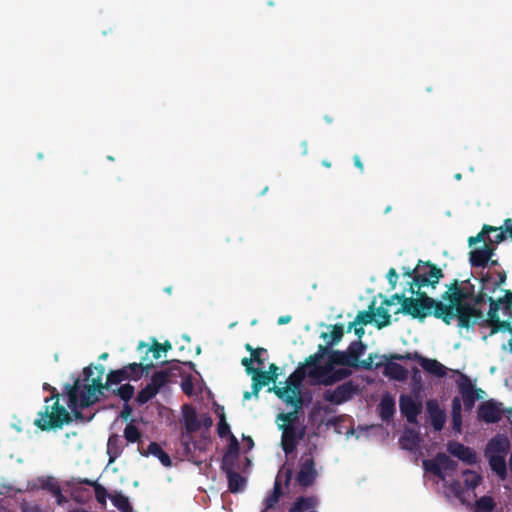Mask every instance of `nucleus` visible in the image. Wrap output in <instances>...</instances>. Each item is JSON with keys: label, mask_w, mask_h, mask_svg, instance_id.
<instances>
[{"label": "nucleus", "mask_w": 512, "mask_h": 512, "mask_svg": "<svg viewBox=\"0 0 512 512\" xmlns=\"http://www.w3.org/2000/svg\"><path fill=\"white\" fill-rule=\"evenodd\" d=\"M105 368L102 364L89 365L83 369V380L76 378L73 384H65L64 391L67 395V405L76 420L89 422L94 414L85 416L81 409L90 407L99 401L100 396L104 394L111 385H116L124 380H129V376L124 366L117 370H111L103 383Z\"/></svg>", "instance_id": "1"}, {"label": "nucleus", "mask_w": 512, "mask_h": 512, "mask_svg": "<svg viewBox=\"0 0 512 512\" xmlns=\"http://www.w3.org/2000/svg\"><path fill=\"white\" fill-rule=\"evenodd\" d=\"M442 299L448 304L436 300L434 317L449 325L456 318L460 328H470L484 321L483 311L477 305L467 302L469 294L464 292L461 283L454 279L443 293Z\"/></svg>", "instance_id": "2"}, {"label": "nucleus", "mask_w": 512, "mask_h": 512, "mask_svg": "<svg viewBox=\"0 0 512 512\" xmlns=\"http://www.w3.org/2000/svg\"><path fill=\"white\" fill-rule=\"evenodd\" d=\"M59 396L57 389L52 388V395L44 399V406L33 423L41 431L62 429L73 421V416L59 403Z\"/></svg>", "instance_id": "3"}, {"label": "nucleus", "mask_w": 512, "mask_h": 512, "mask_svg": "<svg viewBox=\"0 0 512 512\" xmlns=\"http://www.w3.org/2000/svg\"><path fill=\"white\" fill-rule=\"evenodd\" d=\"M305 377L306 371L304 366L299 365L287 378L285 387L274 386L270 388L269 391H273L275 395L286 404H290L295 408H302L303 399L300 387Z\"/></svg>", "instance_id": "4"}, {"label": "nucleus", "mask_w": 512, "mask_h": 512, "mask_svg": "<svg viewBox=\"0 0 512 512\" xmlns=\"http://www.w3.org/2000/svg\"><path fill=\"white\" fill-rule=\"evenodd\" d=\"M414 294H417L418 297H404L403 303L396 313L410 315L421 321L431 314L434 316L437 306L436 299L419 290H415Z\"/></svg>", "instance_id": "5"}, {"label": "nucleus", "mask_w": 512, "mask_h": 512, "mask_svg": "<svg viewBox=\"0 0 512 512\" xmlns=\"http://www.w3.org/2000/svg\"><path fill=\"white\" fill-rule=\"evenodd\" d=\"M444 277V273L441 268L429 261H418V273L415 275L413 281L409 283V291L414 294L415 287L420 290L426 286H432L433 288L439 283V280Z\"/></svg>", "instance_id": "6"}, {"label": "nucleus", "mask_w": 512, "mask_h": 512, "mask_svg": "<svg viewBox=\"0 0 512 512\" xmlns=\"http://www.w3.org/2000/svg\"><path fill=\"white\" fill-rule=\"evenodd\" d=\"M497 279L493 278V274L489 271L482 272L480 275V289L474 298V303L477 307L486 303L487 297H492L494 294L505 282L507 279V274L505 271L496 272Z\"/></svg>", "instance_id": "7"}, {"label": "nucleus", "mask_w": 512, "mask_h": 512, "mask_svg": "<svg viewBox=\"0 0 512 512\" xmlns=\"http://www.w3.org/2000/svg\"><path fill=\"white\" fill-rule=\"evenodd\" d=\"M456 384L463 401L464 410L470 412L475 402L483 397L484 391L481 388H477L464 373L459 374Z\"/></svg>", "instance_id": "8"}, {"label": "nucleus", "mask_w": 512, "mask_h": 512, "mask_svg": "<svg viewBox=\"0 0 512 512\" xmlns=\"http://www.w3.org/2000/svg\"><path fill=\"white\" fill-rule=\"evenodd\" d=\"M505 413L503 403L494 399L483 401L477 409V419L486 424L498 423Z\"/></svg>", "instance_id": "9"}, {"label": "nucleus", "mask_w": 512, "mask_h": 512, "mask_svg": "<svg viewBox=\"0 0 512 512\" xmlns=\"http://www.w3.org/2000/svg\"><path fill=\"white\" fill-rule=\"evenodd\" d=\"M486 302L489 303L487 318L484 317V321L479 325L487 324L491 327V333H497L500 330H510V323L508 321H501L499 318V310L502 306L501 298L487 297Z\"/></svg>", "instance_id": "10"}, {"label": "nucleus", "mask_w": 512, "mask_h": 512, "mask_svg": "<svg viewBox=\"0 0 512 512\" xmlns=\"http://www.w3.org/2000/svg\"><path fill=\"white\" fill-rule=\"evenodd\" d=\"M357 392V386L352 381L344 382L334 390H326L323 394L325 401L339 405L350 400Z\"/></svg>", "instance_id": "11"}, {"label": "nucleus", "mask_w": 512, "mask_h": 512, "mask_svg": "<svg viewBox=\"0 0 512 512\" xmlns=\"http://www.w3.org/2000/svg\"><path fill=\"white\" fill-rule=\"evenodd\" d=\"M293 471L291 468H285L284 466L279 470L276 476L274 487L271 494L265 499L266 510L274 508L283 494L282 491V480L284 478L285 485L288 486L292 479Z\"/></svg>", "instance_id": "12"}, {"label": "nucleus", "mask_w": 512, "mask_h": 512, "mask_svg": "<svg viewBox=\"0 0 512 512\" xmlns=\"http://www.w3.org/2000/svg\"><path fill=\"white\" fill-rule=\"evenodd\" d=\"M317 476L318 473L315 468V461L313 457L311 455L303 456L301 458L300 470L296 475V481L299 484V486L307 488L313 485Z\"/></svg>", "instance_id": "13"}, {"label": "nucleus", "mask_w": 512, "mask_h": 512, "mask_svg": "<svg viewBox=\"0 0 512 512\" xmlns=\"http://www.w3.org/2000/svg\"><path fill=\"white\" fill-rule=\"evenodd\" d=\"M422 402L416 401L412 396L402 394L399 398V409L401 414L410 424H418V415L422 412Z\"/></svg>", "instance_id": "14"}, {"label": "nucleus", "mask_w": 512, "mask_h": 512, "mask_svg": "<svg viewBox=\"0 0 512 512\" xmlns=\"http://www.w3.org/2000/svg\"><path fill=\"white\" fill-rule=\"evenodd\" d=\"M496 247L492 243H485L481 248L469 252V262L472 267L487 268L489 261L495 254Z\"/></svg>", "instance_id": "15"}, {"label": "nucleus", "mask_w": 512, "mask_h": 512, "mask_svg": "<svg viewBox=\"0 0 512 512\" xmlns=\"http://www.w3.org/2000/svg\"><path fill=\"white\" fill-rule=\"evenodd\" d=\"M279 429L282 430V449L286 455L291 454L297 447L298 439L303 437L304 430L298 434L295 425H279Z\"/></svg>", "instance_id": "16"}, {"label": "nucleus", "mask_w": 512, "mask_h": 512, "mask_svg": "<svg viewBox=\"0 0 512 512\" xmlns=\"http://www.w3.org/2000/svg\"><path fill=\"white\" fill-rule=\"evenodd\" d=\"M426 410L433 429L441 431L446 422V413L440 408L438 401L436 399L428 400L426 402Z\"/></svg>", "instance_id": "17"}, {"label": "nucleus", "mask_w": 512, "mask_h": 512, "mask_svg": "<svg viewBox=\"0 0 512 512\" xmlns=\"http://www.w3.org/2000/svg\"><path fill=\"white\" fill-rule=\"evenodd\" d=\"M448 451L461 461L473 465L477 462L476 453L470 448L465 446L462 443L451 441L448 443Z\"/></svg>", "instance_id": "18"}, {"label": "nucleus", "mask_w": 512, "mask_h": 512, "mask_svg": "<svg viewBox=\"0 0 512 512\" xmlns=\"http://www.w3.org/2000/svg\"><path fill=\"white\" fill-rule=\"evenodd\" d=\"M510 450V441L506 435L497 434L489 440L486 446L485 455H503Z\"/></svg>", "instance_id": "19"}, {"label": "nucleus", "mask_w": 512, "mask_h": 512, "mask_svg": "<svg viewBox=\"0 0 512 512\" xmlns=\"http://www.w3.org/2000/svg\"><path fill=\"white\" fill-rule=\"evenodd\" d=\"M39 482L43 490L50 492L56 498L58 505H62L67 501L62 493L60 484L54 477H43L39 479Z\"/></svg>", "instance_id": "20"}, {"label": "nucleus", "mask_w": 512, "mask_h": 512, "mask_svg": "<svg viewBox=\"0 0 512 512\" xmlns=\"http://www.w3.org/2000/svg\"><path fill=\"white\" fill-rule=\"evenodd\" d=\"M184 426L188 433L197 432L201 428V422L198 420L196 410L190 405L183 406Z\"/></svg>", "instance_id": "21"}, {"label": "nucleus", "mask_w": 512, "mask_h": 512, "mask_svg": "<svg viewBox=\"0 0 512 512\" xmlns=\"http://www.w3.org/2000/svg\"><path fill=\"white\" fill-rule=\"evenodd\" d=\"M366 345L361 340L352 341L345 351L353 368H359V358L364 354Z\"/></svg>", "instance_id": "22"}, {"label": "nucleus", "mask_w": 512, "mask_h": 512, "mask_svg": "<svg viewBox=\"0 0 512 512\" xmlns=\"http://www.w3.org/2000/svg\"><path fill=\"white\" fill-rule=\"evenodd\" d=\"M154 367V364H144V363H129L124 366V369L126 370L129 380L137 381L139 380L143 375H148L150 370Z\"/></svg>", "instance_id": "23"}, {"label": "nucleus", "mask_w": 512, "mask_h": 512, "mask_svg": "<svg viewBox=\"0 0 512 512\" xmlns=\"http://www.w3.org/2000/svg\"><path fill=\"white\" fill-rule=\"evenodd\" d=\"M334 366L335 364L331 362L330 358H328V362L326 364L310 369L308 371V376L314 379L318 384L322 385V381L334 373Z\"/></svg>", "instance_id": "24"}, {"label": "nucleus", "mask_w": 512, "mask_h": 512, "mask_svg": "<svg viewBox=\"0 0 512 512\" xmlns=\"http://www.w3.org/2000/svg\"><path fill=\"white\" fill-rule=\"evenodd\" d=\"M124 449V443L118 434H112L107 442V454L109 461L112 462L121 456Z\"/></svg>", "instance_id": "25"}, {"label": "nucleus", "mask_w": 512, "mask_h": 512, "mask_svg": "<svg viewBox=\"0 0 512 512\" xmlns=\"http://www.w3.org/2000/svg\"><path fill=\"white\" fill-rule=\"evenodd\" d=\"M421 367L433 376L442 378L446 376L447 368L436 359L421 358Z\"/></svg>", "instance_id": "26"}, {"label": "nucleus", "mask_w": 512, "mask_h": 512, "mask_svg": "<svg viewBox=\"0 0 512 512\" xmlns=\"http://www.w3.org/2000/svg\"><path fill=\"white\" fill-rule=\"evenodd\" d=\"M142 455H153L157 457L161 464L165 467H170L172 465L170 456L161 448V446L157 442H151L148 446L147 451L142 452Z\"/></svg>", "instance_id": "27"}, {"label": "nucleus", "mask_w": 512, "mask_h": 512, "mask_svg": "<svg viewBox=\"0 0 512 512\" xmlns=\"http://www.w3.org/2000/svg\"><path fill=\"white\" fill-rule=\"evenodd\" d=\"M380 417L384 421H389L395 414V401L390 395H384L379 403Z\"/></svg>", "instance_id": "28"}, {"label": "nucleus", "mask_w": 512, "mask_h": 512, "mask_svg": "<svg viewBox=\"0 0 512 512\" xmlns=\"http://www.w3.org/2000/svg\"><path fill=\"white\" fill-rule=\"evenodd\" d=\"M489 460V465L501 479H505L507 476V465L505 456L503 455H486Z\"/></svg>", "instance_id": "29"}, {"label": "nucleus", "mask_w": 512, "mask_h": 512, "mask_svg": "<svg viewBox=\"0 0 512 512\" xmlns=\"http://www.w3.org/2000/svg\"><path fill=\"white\" fill-rule=\"evenodd\" d=\"M374 305L375 302H372V304L369 306V311H360L354 321L350 322L348 325L347 332H350L353 327L357 325H367L372 323L374 321L375 313H374Z\"/></svg>", "instance_id": "30"}, {"label": "nucleus", "mask_w": 512, "mask_h": 512, "mask_svg": "<svg viewBox=\"0 0 512 512\" xmlns=\"http://www.w3.org/2000/svg\"><path fill=\"white\" fill-rule=\"evenodd\" d=\"M419 442V433L412 429L406 430L400 437V444L405 450H415L419 446Z\"/></svg>", "instance_id": "31"}, {"label": "nucleus", "mask_w": 512, "mask_h": 512, "mask_svg": "<svg viewBox=\"0 0 512 512\" xmlns=\"http://www.w3.org/2000/svg\"><path fill=\"white\" fill-rule=\"evenodd\" d=\"M452 408V429L460 433L462 428V404L459 397H454L451 403Z\"/></svg>", "instance_id": "32"}, {"label": "nucleus", "mask_w": 512, "mask_h": 512, "mask_svg": "<svg viewBox=\"0 0 512 512\" xmlns=\"http://www.w3.org/2000/svg\"><path fill=\"white\" fill-rule=\"evenodd\" d=\"M330 333L322 332L321 338L327 340V347L333 346L339 343L344 335V328L341 324H334L330 326Z\"/></svg>", "instance_id": "33"}, {"label": "nucleus", "mask_w": 512, "mask_h": 512, "mask_svg": "<svg viewBox=\"0 0 512 512\" xmlns=\"http://www.w3.org/2000/svg\"><path fill=\"white\" fill-rule=\"evenodd\" d=\"M228 480V490L238 493L245 488L246 479L236 471L225 473Z\"/></svg>", "instance_id": "34"}, {"label": "nucleus", "mask_w": 512, "mask_h": 512, "mask_svg": "<svg viewBox=\"0 0 512 512\" xmlns=\"http://www.w3.org/2000/svg\"><path fill=\"white\" fill-rule=\"evenodd\" d=\"M388 361V357L386 355L378 356L377 354L370 353L368 357L364 360H359V368L365 370H372L373 368L378 369L383 366L384 362Z\"/></svg>", "instance_id": "35"}, {"label": "nucleus", "mask_w": 512, "mask_h": 512, "mask_svg": "<svg viewBox=\"0 0 512 512\" xmlns=\"http://www.w3.org/2000/svg\"><path fill=\"white\" fill-rule=\"evenodd\" d=\"M385 374L395 380L403 381L407 378L408 371L398 363L388 362L385 366Z\"/></svg>", "instance_id": "36"}, {"label": "nucleus", "mask_w": 512, "mask_h": 512, "mask_svg": "<svg viewBox=\"0 0 512 512\" xmlns=\"http://www.w3.org/2000/svg\"><path fill=\"white\" fill-rule=\"evenodd\" d=\"M170 376L168 370L157 371L151 376L148 384L158 393L169 382Z\"/></svg>", "instance_id": "37"}, {"label": "nucleus", "mask_w": 512, "mask_h": 512, "mask_svg": "<svg viewBox=\"0 0 512 512\" xmlns=\"http://www.w3.org/2000/svg\"><path fill=\"white\" fill-rule=\"evenodd\" d=\"M497 231H499L498 227L485 224L483 225L482 230L476 236H471L468 238V245L471 247L480 242H483L484 244L488 243L489 234Z\"/></svg>", "instance_id": "38"}, {"label": "nucleus", "mask_w": 512, "mask_h": 512, "mask_svg": "<svg viewBox=\"0 0 512 512\" xmlns=\"http://www.w3.org/2000/svg\"><path fill=\"white\" fill-rule=\"evenodd\" d=\"M329 352V348L327 346L319 345L318 351L312 355H310L306 360L305 363L302 364L305 367H310V369H314L316 367H320V362L322 361L323 357L327 355Z\"/></svg>", "instance_id": "39"}, {"label": "nucleus", "mask_w": 512, "mask_h": 512, "mask_svg": "<svg viewBox=\"0 0 512 512\" xmlns=\"http://www.w3.org/2000/svg\"><path fill=\"white\" fill-rule=\"evenodd\" d=\"M315 505V499L313 497H297L294 503L291 505L289 512H304Z\"/></svg>", "instance_id": "40"}, {"label": "nucleus", "mask_w": 512, "mask_h": 512, "mask_svg": "<svg viewBox=\"0 0 512 512\" xmlns=\"http://www.w3.org/2000/svg\"><path fill=\"white\" fill-rule=\"evenodd\" d=\"M352 371L348 368L335 369L334 373L322 381V385L330 386L351 376Z\"/></svg>", "instance_id": "41"}, {"label": "nucleus", "mask_w": 512, "mask_h": 512, "mask_svg": "<svg viewBox=\"0 0 512 512\" xmlns=\"http://www.w3.org/2000/svg\"><path fill=\"white\" fill-rule=\"evenodd\" d=\"M111 501L113 505L121 512H133V507L128 499L127 496H125L122 493H116L114 496L111 497Z\"/></svg>", "instance_id": "42"}, {"label": "nucleus", "mask_w": 512, "mask_h": 512, "mask_svg": "<svg viewBox=\"0 0 512 512\" xmlns=\"http://www.w3.org/2000/svg\"><path fill=\"white\" fill-rule=\"evenodd\" d=\"M328 358H330L331 362L335 365L352 367L350 360L347 357L345 351L340 350H331L329 348V352L327 353Z\"/></svg>", "instance_id": "43"}, {"label": "nucleus", "mask_w": 512, "mask_h": 512, "mask_svg": "<svg viewBox=\"0 0 512 512\" xmlns=\"http://www.w3.org/2000/svg\"><path fill=\"white\" fill-rule=\"evenodd\" d=\"M252 381L259 384L261 387L268 385L270 382H276V375H271L267 371L256 369L252 373Z\"/></svg>", "instance_id": "44"}, {"label": "nucleus", "mask_w": 512, "mask_h": 512, "mask_svg": "<svg viewBox=\"0 0 512 512\" xmlns=\"http://www.w3.org/2000/svg\"><path fill=\"white\" fill-rule=\"evenodd\" d=\"M171 348L172 345L169 341L159 343L156 339H153V343L149 348H147V352H152L153 358L157 360L161 357V352H167Z\"/></svg>", "instance_id": "45"}, {"label": "nucleus", "mask_w": 512, "mask_h": 512, "mask_svg": "<svg viewBox=\"0 0 512 512\" xmlns=\"http://www.w3.org/2000/svg\"><path fill=\"white\" fill-rule=\"evenodd\" d=\"M464 484L468 489H475L481 482L482 477L475 471H463Z\"/></svg>", "instance_id": "46"}, {"label": "nucleus", "mask_w": 512, "mask_h": 512, "mask_svg": "<svg viewBox=\"0 0 512 512\" xmlns=\"http://www.w3.org/2000/svg\"><path fill=\"white\" fill-rule=\"evenodd\" d=\"M157 394L158 393L149 384H147L138 392L136 402L139 405H144L147 402H149L152 398H154Z\"/></svg>", "instance_id": "47"}, {"label": "nucleus", "mask_w": 512, "mask_h": 512, "mask_svg": "<svg viewBox=\"0 0 512 512\" xmlns=\"http://www.w3.org/2000/svg\"><path fill=\"white\" fill-rule=\"evenodd\" d=\"M437 460L440 464L441 471L443 473L445 471H455L458 465L455 460L451 459L448 455L441 452L437 454Z\"/></svg>", "instance_id": "48"}, {"label": "nucleus", "mask_w": 512, "mask_h": 512, "mask_svg": "<svg viewBox=\"0 0 512 512\" xmlns=\"http://www.w3.org/2000/svg\"><path fill=\"white\" fill-rule=\"evenodd\" d=\"M141 431L132 422L127 424L124 429V437L128 443H135L141 438Z\"/></svg>", "instance_id": "49"}, {"label": "nucleus", "mask_w": 512, "mask_h": 512, "mask_svg": "<svg viewBox=\"0 0 512 512\" xmlns=\"http://www.w3.org/2000/svg\"><path fill=\"white\" fill-rule=\"evenodd\" d=\"M238 458H239L238 455H230V454L224 453L222 462H221V470L224 473L235 471V467L237 465Z\"/></svg>", "instance_id": "50"}, {"label": "nucleus", "mask_w": 512, "mask_h": 512, "mask_svg": "<svg viewBox=\"0 0 512 512\" xmlns=\"http://www.w3.org/2000/svg\"><path fill=\"white\" fill-rule=\"evenodd\" d=\"M495 507V502L490 496H482L476 501L477 512H492Z\"/></svg>", "instance_id": "51"}, {"label": "nucleus", "mask_w": 512, "mask_h": 512, "mask_svg": "<svg viewBox=\"0 0 512 512\" xmlns=\"http://www.w3.org/2000/svg\"><path fill=\"white\" fill-rule=\"evenodd\" d=\"M374 313L375 315H378L381 320L380 321H375L376 322V327L378 329H381L383 327H386L388 325H390L391 323V315L389 314L388 310L382 306L378 307L377 309L374 308Z\"/></svg>", "instance_id": "52"}, {"label": "nucleus", "mask_w": 512, "mask_h": 512, "mask_svg": "<svg viewBox=\"0 0 512 512\" xmlns=\"http://www.w3.org/2000/svg\"><path fill=\"white\" fill-rule=\"evenodd\" d=\"M423 465L427 471L433 473L440 479H444L445 475L441 471L440 464L437 460V455L435 456V458L433 460H424Z\"/></svg>", "instance_id": "53"}, {"label": "nucleus", "mask_w": 512, "mask_h": 512, "mask_svg": "<svg viewBox=\"0 0 512 512\" xmlns=\"http://www.w3.org/2000/svg\"><path fill=\"white\" fill-rule=\"evenodd\" d=\"M135 389L131 384H123L114 393L120 397L125 403L128 402L134 395Z\"/></svg>", "instance_id": "54"}, {"label": "nucleus", "mask_w": 512, "mask_h": 512, "mask_svg": "<svg viewBox=\"0 0 512 512\" xmlns=\"http://www.w3.org/2000/svg\"><path fill=\"white\" fill-rule=\"evenodd\" d=\"M217 432L221 438H224L228 435L231 436V434H232L230 431V426L226 422L224 408H221V414L219 415V423H218V427H217Z\"/></svg>", "instance_id": "55"}, {"label": "nucleus", "mask_w": 512, "mask_h": 512, "mask_svg": "<svg viewBox=\"0 0 512 512\" xmlns=\"http://www.w3.org/2000/svg\"><path fill=\"white\" fill-rule=\"evenodd\" d=\"M301 408H295L294 411L288 412V413H280L277 416V420H280L283 422L282 425H295V423L298 421V411Z\"/></svg>", "instance_id": "56"}, {"label": "nucleus", "mask_w": 512, "mask_h": 512, "mask_svg": "<svg viewBox=\"0 0 512 512\" xmlns=\"http://www.w3.org/2000/svg\"><path fill=\"white\" fill-rule=\"evenodd\" d=\"M421 358H423V356H421L418 352H414V353L407 352L405 355L393 354L390 357H388V360H400V361H403V360H416V361H418L420 363L421 362Z\"/></svg>", "instance_id": "57"}, {"label": "nucleus", "mask_w": 512, "mask_h": 512, "mask_svg": "<svg viewBox=\"0 0 512 512\" xmlns=\"http://www.w3.org/2000/svg\"><path fill=\"white\" fill-rule=\"evenodd\" d=\"M500 298L502 301L503 311L512 315V291L504 290V296Z\"/></svg>", "instance_id": "58"}, {"label": "nucleus", "mask_w": 512, "mask_h": 512, "mask_svg": "<svg viewBox=\"0 0 512 512\" xmlns=\"http://www.w3.org/2000/svg\"><path fill=\"white\" fill-rule=\"evenodd\" d=\"M239 451H240L239 441L237 440V438L233 434H231V436L229 437L228 448L225 451V454L238 455L239 456Z\"/></svg>", "instance_id": "59"}, {"label": "nucleus", "mask_w": 512, "mask_h": 512, "mask_svg": "<svg viewBox=\"0 0 512 512\" xmlns=\"http://www.w3.org/2000/svg\"><path fill=\"white\" fill-rule=\"evenodd\" d=\"M94 491L97 502L105 505L108 496L107 490L101 484H96Z\"/></svg>", "instance_id": "60"}, {"label": "nucleus", "mask_w": 512, "mask_h": 512, "mask_svg": "<svg viewBox=\"0 0 512 512\" xmlns=\"http://www.w3.org/2000/svg\"><path fill=\"white\" fill-rule=\"evenodd\" d=\"M461 285H462L464 292L469 294V300L472 301L471 304H474V298L476 296L475 286L473 284H471L469 280L461 282Z\"/></svg>", "instance_id": "61"}, {"label": "nucleus", "mask_w": 512, "mask_h": 512, "mask_svg": "<svg viewBox=\"0 0 512 512\" xmlns=\"http://www.w3.org/2000/svg\"><path fill=\"white\" fill-rule=\"evenodd\" d=\"M242 241H243V237H242L241 233L238 231L231 232L230 235L227 236V238H226V242L228 244L231 243L233 247H236L237 243H241Z\"/></svg>", "instance_id": "62"}, {"label": "nucleus", "mask_w": 512, "mask_h": 512, "mask_svg": "<svg viewBox=\"0 0 512 512\" xmlns=\"http://www.w3.org/2000/svg\"><path fill=\"white\" fill-rule=\"evenodd\" d=\"M386 278L388 280V283H389L391 289H395V287L397 285L398 274L394 268L389 269V271L386 275Z\"/></svg>", "instance_id": "63"}, {"label": "nucleus", "mask_w": 512, "mask_h": 512, "mask_svg": "<svg viewBox=\"0 0 512 512\" xmlns=\"http://www.w3.org/2000/svg\"><path fill=\"white\" fill-rule=\"evenodd\" d=\"M499 230L504 231L506 236L512 239V219L507 218L504 220L503 229L502 227L499 228Z\"/></svg>", "instance_id": "64"}]
</instances>
